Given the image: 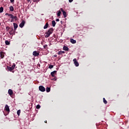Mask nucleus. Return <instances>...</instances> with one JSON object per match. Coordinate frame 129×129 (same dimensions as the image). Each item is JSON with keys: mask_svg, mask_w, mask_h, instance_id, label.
<instances>
[{"mask_svg": "<svg viewBox=\"0 0 129 129\" xmlns=\"http://www.w3.org/2000/svg\"><path fill=\"white\" fill-rule=\"evenodd\" d=\"M71 43H72V44H75V43H76V40H75L73 39H71Z\"/></svg>", "mask_w": 129, "mask_h": 129, "instance_id": "f8f14e48", "label": "nucleus"}, {"mask_svg": "<svg viewBox=\"0 0 129 129\" xmlns=\"http://www.w3.org/2000/svg\"><path fill=\"white\" fill-rule=\"evenodd\" d=\"M4 12V8L1 7L0 8V13H3Z\"/></svg>", "mask_w": 129, "mask_h": 129, "instance_id": "4be33fe9", "label": "nucleus"}, {"mask_svg": "<svg viewBox=\"0 0 129 129\" xmlns=\"http://www.w3.org/2000/svg\"><path fill=\"white\" fill-rule=\"evenodd\" d=\"M73 62L76 67H78V66H79V63H78L76 58H74L73 59Z\"/></svg>", "mask_w": 129, "mask_h": 129, "instance_id": "f257e3e1", "label": "nucleus"}, {"mask_svg": "<svg viewBox=\"0 0 129 129\" xmlns=\"http://www.w3.org/2000/svg\"><path fill=\"white\" fill-rule=\"evenodd\" d=\"M69 3H72L73 0H69Z\"/></svg>", "mask_w": 129, "mask_h": 129, "instance_id": "2f4dec72", "label": "nucleus"}, {"mask_svg": "<svg viewBox=\"0 0 129 129\" xmlns=\"http://www.w3.org/2000/svg\"><path fill=\"white\" fill-rule=\"evenodd\" d=\"M0 26H1V23H0Z\"/></svg>", "mask_w": 129, "mask_h": 129, "instance_id": "ea45409f", "label": "nucleus"}, {"mask_svg": "<svg viewBox=\"0 0 129 129\" xmlns=\"http://www.w3.org/2000/svg\"><path fill=\"white\" fill-rule=\"evenodd\" d=\"M50 36V34L49 33H48V32H46L45 34V38H48V37Z\"/></svg>", "mask_w": 129, "mask_h": 129, "instance_id": "dca6fc26", "label": "nucleus"}, {"mask_svg": "<svg viewBox=\"0 0 129 129\" xmlns=\"http://www.w3.org/2000/svg\"><path fill=\"white\" fill-rule=\"evenodd\" d=\"M27 1L28 2V3H29V2H31V0H27Z\"/></svg>", "mask_w": 129, "mask_h": 129, "instance_id": "c9c22d12", "label": "nucleus"}, {"mask_svg": "<svg viewBox=\"0 0 129 129\" xmlns=\"http://www.w3.org/2000/svg\"><path fill=\"white\" fill-rule=\"evenodd\" d=\"M53 67H54L53 65H49L48 67V68H49L50 69H52V68H53Z\"/></svg>", "mask_w": 129, "mask_h": 129, "instance_id": "a878e982", "label": "nucleus"}, {"mask_svg": "<svg viewBox=\"0 0 129 129\" xmlns=\"http://www.w3.org/2000/svg\"><path fill=\"white\" fill-rule=\"evenodd\" d=\"M13 31H14V28L13 27L11 28V30L9 32L10 35H13Z\"/></svg>", "mask_w": 129, "mask_h": 129, "instance_id": "a211bd4d", "label": "nucleus"}, {"mask_svg": "<svg viewBox=\"0 0 129 129\" xmlns=\"http://www.w3.org/2000/svg\"><path fill=\"white\" fill-rule=\"evenodd\" d=\"M64 53H65L64 51H58L57 54L58 55H61V54H64Z\"/></svg>", "mask_w": 129, "mask_h": 129, "instance_id": "f3484780", "label": "nucleus"}, {"mask_svg": "<svg viewBox=\"0 0 129 129\" xmlns=\"http://www.w3.org/2000/svg\"><path fill=\"white\" fill-rule=\"evenodd\" d=\"M9 9L10 12H14V7H13V6H10Z\"/></svg>", "mask_w": 129, "mask_h": 129, "instance_id": "4468645a", "label": "nucleus"}, {"mask_svg": "<svg viewBox=\"0 0 129 129\" xmlns=\"http://www.w3.org/2000/svg\"><path fill=\"white\" fill-rule=\"evenodd\" d=\"M63 49L64 51H68L69 50V48L66 46H64Z\"/></svg>", "mask_w": 129, "mask_h": 129, "instance_id": "9d476101", "label": "nucleus"}, {"mask_svg": "<svg viewBox=\"0 0 129 129\" xmlns=\"http://www.w3.org/2000/svg\"><path fill=\"white\" fill-rule=\"evenodd\" d=\"M47 33L48 34H49V35H51V33H50V32H49L48 31L47 32Z\"/></svg>", "mask_w": 129, "mask_h": 129, "instance_id": "f704fd0d", "label": "nucleus"}, {"mask_svg": "<svg viewBox=\"0 0 129 129\" xmlns=\"http://www.w3.org/2000/svg\"><path fill=\"white\" fill-rule=\"evenodd\" d=\"M0 56L1 57H2V58H4V53L2 52H0Z\"/></svg>", "mask_w": 129, "mask_h": 129, "instance_id": "aec40b11", "label": "nucleus"}, {"mask_svg": "<svg viewBox=\"0 0 129 129\" xmlns=\"http://www.w3.org/2000/svg\"><path fill=\"white\" fill-rule=\"evenodd\" d=\"M8 69L10 71H13V70H14L12 68V67L9 68Z\"/></svg>", "mask_w": 129, "mask_h": 129, "instance_id": "c85d7f7f", "label": "nucleus"}, {"mask_svg": "<svg viewBox=\"0 0 129 129\" xmlns=\"http://www.w3.org/2000/svg\"><path fill=\"white\" fill-rule=\"evenodd\" d=\"M6 30L7 31H9L10 30H11V28H10V27L7 26L6 27Z\"/></svg>", "mask_w": 129, "mask_h": 129, "instance_id": "cd10ccee", "label": "nucleus"}, {"mask_svg": "<svg viewBox=\"0 0 129 129\" xmlns=\"http://www.w3.org/2000/svg\"><path fill=\"white\" fill-rule=\"evenodd\" d=\"M33 56H39V52H38L36 51H34L33 52Z\"/></svg>", "mask_w": 129, "mask_h": 129, "instance_id": "0eeeda50", "label": "nucleus"}, {"mask_svg": "<svg viewBox=\"0 0 129 129\" xmlns=\"http://www.w3.org/2000/svg\"><path fill=\"white\" fill-rule=\"evenodd\" d=\"M60 11H61L62 12V14H63V15L64 17V18H66V17H67V14H66V12H65V11L63 10V9H62V8H60Z\"/></svg>", "mask_w": 129, "mask_h": 129, "instance_id": "7ed1b4c3", "label": "nucleus"}, {"mask_svg": "<svg viewBox=\"0 0 129 129\" xmlns=\"http://www.w3.org/2000/svg\"><path fill=\"white\" fill-rule=\"evenodd\" d=\"M48 23H46V24L44 26V29H47V28H48Z\"/></svg>", "mask_w": 129, "mask_h": 129, "instance_id": "5701e85b", "label": "nucleus"}, {"mask_svg": "<svg viewBox=\"0 0 129 129\" xmlns=\"http://www.w3.org/2000/svg\"><path fill=\"white\" fill-rule=\"evenodd\" d=\"M8 93L10 95H13V90H12V89H9L8 91Z\"/></svg>", "mask_w": 129, "mask_h": 129, "instance_id": "9b49d317", "label": "nucleus"}, {"mask_svg": "<svg viewBox=\"0 0 129 129\" xmlns=\"http://www.w3.org/2000/svg\"><path fill=\"white\" fill-rule=\"evenodd\" d=\"M56 22H59V19H56Z\"/></svg>", "mask_w": 129, "mask_h": 129, "instance_id": "72a5a7b5", "label": "nucleus"}, {"mask_svg": "<svg viewBox=\"0 0 129 129\" xmlns=\"http://www.w3.org/2000/svg\"><path fill=\"white\" fill-rule=\"evenodd\" d=\"M48 32H50V34H52V33H53V28L49 29Z\"/></svg>", "mask_w": 129, "mask_h": 129, "instance_id": "6ab92c4d", "label": "nucleus"}, {"mask_svg": "<svg viewBox=\"0 0 129 129\" xmlns=\"http://www.w3.org/2000/svg\"><path fill=\"white\" fill-rule=\"evenodd\" d=\"M9 17H10V18L11 19H12L13 20H15V19L17 18V16H14L12 14H8Z\"/></svg>", "mask_w": 129, "mask_h": 129, "instance_id": "423d86ee", "label": "nucleus"}, {"mask_svg": "<svg viewBox=\"0 0 129 129\" xmlns=\"http://www.w3.org/2000/svg\"><path fill=\"white\" fill-rule=\"evenodd\" d=\"M46 92H50V89L49 87L46 88Z\"/></svg>", "mask_w": 129, "mask_h": 129, "instance_id": "412c9836", "label": "nucleus"}, {"mask_svg": "<svg viewBox=\"0 0 129 129\" xmlns=\"http://www.w3.org/2000/svg\"><path fill=\"white\" fill-rule=\"evenodd\" d=\"M5 109L7 111V112H10V107H9V105H6Z\"/></svg>", "mask_w": 129, "mask_h": 129, "instance_id": "39448f33", "label": "nucleus"}, {"mask_svg": "<svg viewBox=\"0 0 129 129\" xmlns=\"http://www.w3.org/2000/svg\"><path fill=\"white\" fill-rule=\"evenodd\" d=\"M44 122H45V123H47V120H45V121H44Z\"/></svg>", "mask_w": 129, "mask_h": 129, "instance_id": "4c0bfd02", "label": "nucleus"}, {"mask_svg": "<svg viewBox=\"0 0 129 129\" xmlns=\"http://www.w3.org/2000/svg\"><path fill=\"white\" fill-rule=\"evenodd\" d=\"M6 16H9V14H8V13H6V14H5Z\"/></svg>", "mask_w": 129, "mask_h": 129, "instance_id": "e433bc0d", "label": "nucleus"}, {"mask_svg": "<svg viewBox=\"0 0 129 129\" xmlns=\"http://www.w3.org/2000/svg\"><path fill=\"white\" fill-rule=\"evenodd\" d=\"M54 56H55V57H57V55H54Z\"/></svg>", "mask_w": 129, "mask_h": 129, "instance_id": "58836bf2", "label": "nucleus"}, {"mask_svg": "<svg viewBox=\"0 0 129 129\" xmlns=\"http://www.w3.org/2000/svg\"><path fill=\"white\" fill-rule=\"evenodd\" d=\"M41 107V106H40V105H37L36 106V108H37V109H39V108H40Z\"/></svg>", "mask_w": 129, "mask_h": 129, "instance_id": "c756f323", "label": "nucleus"}, {"mask_svg": "<svg viewBox=\"0 0 129 129\" xmlns=\"http://www.w3.org/2000/svg\"><path fill=\"white\" fill-rule=\"evenodd\" d=\"M13 25H14V30L15 31H16V30H17L18 28V24H17V23H14Z\"/></svg>", "mask_w": 129, "mask_h": 129, "instance_id": "1a4fd4ad", "label": "nucleus"}, {"mask_svg": "<svg viewBox=\"0 0 129 129\" xmlns=\"http://www.w3.org/2000/svg\"><path fill=\"white\" fill-rule=\"evenodd\" d=\"M14 1L15 0H10L11 3H14Z\"/></svg>", "mask_w": 129, "mask_h": 129, "instance_id": "473e14b6", "label": "nucleus"}, {"mask_svg": "<svg viewBox=\"0 0 129 129\" xmlns=\"http://www.w3.org/2000/svg\"><path fill=\"white\" fill-rule=\"evenodd\" d=\"M56 71H54L51 73V75L52 77H55V74H56Z\"/></svg>", "mask_w": 129, "mask_h": 129, "instance_id": "6e6552de", "label": "nucleus"}, {"mask_svg": "<svg viewBox=\"0 0 129 129\" xmlns=\"http://www.w3.org/2000/svg\"><path fill=\"white\" fill-rule=\"evenodd\" d=\"M15 67H16V65H15V64H13L12 67H11V68H12V69H15Z\"/></svg>", "mask_w": 129, "mask_h": 129, "instance_id": "7c9ffc66", "label": "nucleus"}, {"mask_svg": "<svg viewBox=\"0 0 129 129\" xmlns=\"http://www.w3.org/2000/svg\"><path fill=\"white\" fill-rule=\"evenodd\" d=\"M103 102H104V103H105V104H106V103H107V101L105 100V98H103Z\"/></svg>", "mask_w": 129, "mask_h": 129, "instance_id": "b1692460", "label": "nucleus"}, {"mask_svg": "<svg viewBox=\"0 0 129 129\" xmlns=\"http://www.w3.org/2000/svg\"><path fill=\"white\" fill-rule=\"evenodd\" d=\"M52 27H55V26H56V22H55L54 20H53L52 21Z\"/></svg>", "mask_w": 129, "mask_h": 129, "instance_id": "2eb2a0df", "label": "nucleus"}, {"mask_svg": "<svg viewBox=\"0 0 129 129\" xmlns=\"http://www.w3.org/2000/svg\"><path fill=\"white\" fill-rule=\"evenodd\" d=\"M61 15V11L59 10L57 12V17H60Z\"/></svg>", "mask_w": 129, "mask_h": 129, "instance_id": "ddd939ff", "label": "nucleus"}, {"mask_svg": "<svg viewBox=\"0 0 129 129\" xmlns=\"http://www.w3.org/2000/svg\"><path fill=\"white\" fill-rule=\"evenodd\" d=\"M25 23L26 22H25V21L23 20L22 21V22L20 24L19 27H20V28H23V27H24V26H25Z\"/></svg>", "mask_w": 129, "mask_h": 129, "instance_id": "20e7f679", "label": "nucleus"}, {"mask_svg": "<svg viewBox=\"0 0 129 129\" xmlns=\"http://www.w3.org/2000/svg\"><path fill=\"white\" fill-rule=\"evenodd\" d=\"M39 89L42 92H44V91H46V89H45V87H44L43 86H39Z\"/></svg>", "mask_w": 129, "mask_h": 129, "instance_id": "f03ea898", "label": "nucleus"}, {"mask_svg": "<svg viewBox=\"0 0 129 129\" xmlns=\"http://www.w3.org/2000/svg\"><path fill=\"white\" fill-rule=\"evenodd\" d=\"M20 114H21V110H18L17 111V114H18V115H20Z\"/></svg>", "mask_w": 129, "mask_h": 129, "instance_id": "393cba45", "label": "nucleus"}, {"mask_svg": "<svg viewBox=\"0 0 129 129\" xmlns=\"http://www.w3.org/2000/svg\"><path fill=\"white\" fill-rule=\"evenodd\" d=\"M5 44H6V45H9L10 44V42H9V41H8V40H6L5 41Z\"/></svg>", "mask_w": 129, "mask_h": 129, "instance_id": "bb28decb", "label": "nucleus"}]
</instances>
